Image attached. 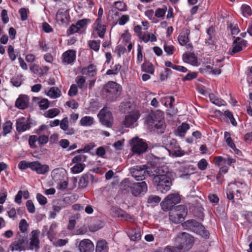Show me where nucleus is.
Returning a JSON list of instances; mask_svg holds the SVG:
<instances>
[{
    "mask_svg": "<svg viewBox=\"0 0 252 252\" xmlns=\"http://www.w3.org/2000/svg\"><path fill=\"white\" fill-rule=\"evenodd\" d=\"M176 242L179 244L178 246V250L182 249L187 250L191 247L194 243V239L190 234L182 232L178 235Z\"/></svg>",
    "mask_w": 252,
    "mask_h": 252,
    "instance_id": "423d86ee",
    "label": "nucleus"
},
{
    "mask_svg": "<svg viewBox=\"0 0 252 252\" xmlns=\"http://www.w3.org/2000/svg\"><path fill=\"white\" fill-rule=\"evenodd\" d=\"M33 100L37 104L40 110H46L50 107V101L47 98L35 97Z\"/></svg>",
    "mask_w": 252,
    "mask_h": 252,
    "instance_id": "bb28decb",
    "label": "nucleus"
},
{
    "mask_svg": "<svg viewBox=\"0 0 252 252\" xmlns=\"http://www.w3.org/2000/svg\"><path fill=\"white\" fill-rule=\"evenodd\" d=\"M180 201V197L177 193L170 194L161 203L163 209L167 210L178 204Z\"/></svg>",
    "mask_w": 252,
    "mask_h": 252,
    "instance_id": "9d476101",
    "label": "nucleus"
},
{
    "mask_svg": "<svg viewBox=\"0 0 252 252\" xmlns=\"http://www.w3.org/2000/svg\"><path fill=\"white\" fill-rule=\"evenodd\" d=\"M11 251H24L29 250L27 242L24 238L18 239L11 243L9 245Z\"/></svg>",
    "mask_w": 252,
    "mask_h": 252,
    "instance_id": "4468645a",
    "label": "nucleus"
},
{
    "mask_svg": "<svg viewBox=\"0 0 252 252\" xmlns=\"http://www.w3.org/2000/svg\"><path fill=\"white\" fill-rule=\"evenodd\" d=\"M29 224L25 219H22L19 222V228L22 233H25L28 230Z\"/></svg>",
    "mask_w": 252,
    "mask_h": 252,
    "instance_id": "49530a36",
    "label": "nucleus"
},
{
    "mask_svg": "<svg viewBox=\"0 0 252 252\" xmlns=\"http://www.w3.org/2000/svg\"><path fill=\"white\" fill-rule=\"evenodd\" d=\"M51 176L56 183L66 178V171L63 168H57L52 170Z\"/></svg>",
    "mask_w": 252,
    "mask_h": 252,
    "instance_id": "5701e85b",
    "label": "nucleus"
},
{
    "mask_svg": "<svg viewBox=\"0 0 252 252\" xmlns=\"http://www.w3.org/2000/svg\"><path fill=\"white\" fill-rule=\"evenodd\" d=\"M161 199L157 195H150L148 199V203H158L160 202Z\"/></svg>",
    "mask_w": 252,
    "mask_h": 252,
    "instance_id": "774afa93",
    "label": "nucleus"
},
{
    "mask_svg": "<svg viewBox=\"0 0 252 252\" xmlns=\"http://www.w3.org/2000/svg\"><path fill=\"white\" fill-rule=\"evenodd\" d=\"M187 208L182 205H179L170 210L169 212V219L175 223H179L184 220L187 215Z\"/></svg>",
    "mask_w": 252,
    "mask_h": 252,
    "instance_id": "39448f33",
    "label": "nucleus"
},
{
    "mask_svg": "<svg viewBox=\"0 0 252 252\" xmlns=\"http://www.w3.org/2000/svg\"><path fill=\"white\" fill-rule=\"evenodd\" d=\"M32 165V162H28L26 160H22L18 163V167L21 170H25L28 168H29L31 169Z\"/></svg>",
    "mask_w": 252,
    "mask_h": 252,
    "instance_id": "a18cd8bd",
    "label": "nucleus"
},
{
    "mask_svg": "<svg viewBox=\"0 0 252 252\" xmlns=\"http://www.w3.org/2000/svg\"><path fill=\"white\" fill-rule=\"evenodd\" d=\"M60 127L64 131H66L68 127V120L67 117H64L61 121L60 122Z\"/></svg>",
    "mask_w": 252,
    "mask_h": 252,
    "instance_id": "864d4df0",
    "label": "nucleus"
},
{
    "mask_svg": "<svg viewBox=\"0 0 252 252\" xmlns=\"http://www.w3.org/2000/svg\"><path fill=\"white\" fill-rule=\"evenodd\" d=\"M97 69L96 66L93 64H90L88 66L81 69V73L89 76H94L96 74Z\"/></svg>",
    "mask_w": 252,
    "mask_h": 252,
    "instance_id": "c85d7f7f",
    "label": "nucleus"
},
{
    "mask_svg": "<svg viewBox=\"0 0 252 252\" xmlns=\"http://www.w3.org/2000/svg\"><path fill=\"white\" fill-rule=\"evenodd\" d=\"M8 53L10 59L12 61H14L16 56L14 53V49L12 46L9 45L8 48Z\"/></svg>",
    "mask_w": 252,
    "mask_h": 252,
    "instance_id": "69168bd1",
    "label": "nucleus"
},
{
    "mask_svg": "<svg viewBox=\"0 0 252 252\" xmlns=\"http://www.w3.org/2000/svg\"><path fill=\"white\" fill-rule=\"evenodd\" d=\"M198 168L201 170H204L206 169L208 163L205 159H201L197 164Z\"/></svg>",
    "mask_w": 252,
    "mask_h": 252,
    "instance_id": "052dcab7",
    "label": "nucleus"
},
{
    "mask_svg": "<svg viewBox=\"0 0 252 252\" xmlns=\"http://www.w3.org/2000/svg\"><path fill=\"white\" fill-rule=\"evenodd\" d=\"M30 128V126L27 120L25 118H21L16 122V129L19 132H24Z\"/></svg>",
    "mask_w": 252,
    "mask_h": 252,
    "instance_id": "b1692460",
    "label": "nucleus"
},
{
    "mask_svg": "<svg viewBox=\"0 0 252 252\" xmlns=\"http://www.w3.org/2000/svg\"><path fill=\"white\" fill-rule=\"evenodd\" d=\"M48 137L45 135H41L37 137V142L39 145H44L48 143Z\"/></svg>",
    "mask_w": 252,
    "mask_h": 252,
    "instance_id": "13d9d810",
    "label": "nucleus"
},
{
    "mask_svg": "<svg viewBox=\"0 0 252 252\" xmlns=\"http://www.w3.org/2000/svg\"><path fill=\"white\" fill-rule=\"evenodd\" d=\"M146 122L149 129L158 133H163L165 125L162 113L157 112L149 114L146 118Z\"/></svg>",
    "mask_w": 252,
    "mask_h": 252,
    "instance_id": "f03ea898",
    "label": "nucleus"
},
{
    "mask_svg": "<svg viewBox=\"0 0 252 252\" xmlns=\"http://www.w3.org/2000/svg\"><path fill=\"white\" fill-rule=\"evenodd\" d=\"M133 182L128 179H125L120 184V189L126 192L131 191L132 187Z\"/></svg>",
    "mask_w": 252,
    "mask_h": 252,
    "instance_id": "72a5a7b5",
    "label": "nucleus"
},
{
    "mask_svg": "<svg viewBox=\"0 0 252 252\" xmlns=\"http://www.w3.org/2000/svg\"><path fill=\"white\" fill-rule=\"evenodd\" d=\"M173 173L166 166H162L158 169V174L154 176L153 181L157 190L165 193L170 190L172 185V177Z\"/></svg>",
    "mask_w": 252,
    "mask_h": 252,
    "instance_id": "f257e3e1",
    "label": "nucleus"
},
{
    "mask_svg": "<svg viewBox=\"0 0 252 252\" xmlns=\"http://www.w3.org/2000/svg\"><path fill=\"white\" fill-rule=\"evenodd\" d=\"M121 68V65L119 64H115L111 69L107 70L106 74L107 75H116L118 74Z\"/></svg>",
    "mask_w": 252,
    "mask_h": 252,
    "instance_id": "37998d69",
    "label": "nucleus"
},
{
    "mask_svg": "<svg viewBox=\"0 0 252 252\" xmlns=\"http://www.w3.org/2000/svg\"><path fill=\"white\" fill-rule=\"evenodd\" d=\"M162 103H164V105L166 106H169L170 108L172 107L173 104L175 101V98L172 96H168L164 97L161 99Z\"/></svg>",
    "mask_w": 252,
    "mask_h": 252,
    "instance_id": "79ce46f5",
    "label": "nucleus"
},
{
    "mask_svg": "<svg viewBox=\"0 0 252 252\" xmlns=\"http://www.w3.org/2000/svg\"><path fill=\"white\" fill-rule=\"evenodd\" d=\"M142 50L143 47L140 44H138L137 46V62L138 63H141L143 60V55H142Z\"/></svg>",
    "mask_w": 252,
    "mask_h": 252,
    "instance_id": "5fc2aeb1",
    "label": "nucleus"
},
{
    "mask_svg": "<svg viewBox=\"0 0 252 252\" xmlns=\"http://www.w3.org/2000/svg\"><path fill=\"white\" fill-rule=\"evenodd\" d=\"M36 199L39 203L42 205L46 204L47 202L46 198L40 193L36 194Z\"/></svg>",
    "mask_w": 252,
    "mask_h": 252,
    "instance_id": "680f3d73",
    "label": "nucleus"
},
{
    "mask_svg": "<svg viewBox=\"0 0 252 252\" xmlns=\"http://www.w3.org/2000/svg\"><path fill=\"white\" fill-rule=\"evenodd\" d=\"M26 207L29 213H33L35 212V207L32 201L30 200H28L26 202Z\"/></svg>",
    "mask_w": 252,
    "mask_h": 252,
    "instance_id": "bf43d9fd",
    "label": "nucleus"
},
{
    "mask_svg": "<svg viewBox=\"0 0 252 252\" xmlns=\"http://www.w3.org/2000/svg\"><path fill=\"white\" fill-rule=\"evenodd\" d=\"M89 20L87 19L79 20L75 24H72L67 31L68 34H72L80 32L85 28L88 24Z\"/></svg>",
    "mask_w": 252,
    "mask_h": 252,
    "instance_id": "f3484780",
    "label": "nucleus"
},
{
    "mask_svg": "<svg viewBox=\"0 0 252 252\" xmlns=\"http://www.w3.org/2000/svg\"><path fill=\"white\" fill-rule=\"evenodd\" d=\"M12 123L10 121L6 122L3 125V132L4 135L9 133L12 129Z\"/></svg>",
    "mask_w": 252,
    "mask_h": 252,
    "instance_id": "09e8293b",
    "label": "nucleus"
},
{
    "mask_svg": "<svg viewBox=\"0 0 252 252\" xmlns=\"http://www.w3.org/2000/svg\"><path fill=\"white\" fill-rule=\"evenodd\" d=\"M140 114L137 110L131 111L127 114L122 122V125L126 128H133L138 125L137 121Z\"/></svg>",
    "mask_w": 252,
    "mask_h": 252,
    "instance_id": "0eeeda50",
    "label": "nucleus"
},
{
    "mask_svg": "<svg viewBox=\"0 0 252 252\" xmlns=\"http://www.w3.org/2000/svg\"><path fill=\"white\" fill-rule=\"evenodd\" d=\"M58 183V187L57 188L59 189L60 190H64L65 189L68 185V183L67 181V178L66 179H64L63 180V181H59V182H57Z\"/></svg>",
    "mask_w": 252,
    "mask_h": 252,
    "instance_id": "4d7b16f0",
    "label": "nucleus"
},
{
    "mask_svg": "<svg viewBox=\"0 0 252 252\" xmlns=\"http://www.w3.org/2000/svg\"><path fill=\"white\" fill-rule=\"evenodd\" d=\"M29 97L26 95H20L15 102V106L19 109H25L28 104Z\"/></svg>",
    "mask_w": 252,
    "mask_h": 252,
    "instance_id": "cd10ccee",
    "label": "nucleus"
},
{
    "mask_svg": "<svg viewBox=\"0 0 252 252\" xmlns=\"http://www.w3.org/2000/svg\"><path fill=\"white\" fill-rule=\"evenodd\" d=\"M183 60L185 63H189L193 66L199 65L197 57L193 53H187L183 56Z\"/></svg>",
    "mask_w": 252,
    "mask_h": 252,
    "instance_id": "393cba45",
    "label": "nucleus"
},
{
    "mask_svg": "<svg viewBox=\"0 0 252 252\" xmlns=\"http://www.w3.org/2000/svg\"><path fill=\"white\" fill-rule=\"evenodd\" d=\"M76 59V52L73 50H68L62 56V63L65 64H72Z\"/></svg>",
    "mask_w": 252,
    "mask_h": 252,
    "instance_id": "4be33fe9",
    "label": "nucleus"
},
{
    "mask_svg": "<svg viewBox=\"0 0 252 252\" xmlns=\"http://www.w3.org/2000/svg\"><path fill=\"white\" fill-rule=\"evenodd\" d=\"M147 166L145 165H137L130 169L132 176L137 181H142L149 174Z\"/></svg>",
    "mask_w": 252,
    "mask_h": 252,
    "instance_id": "1a4fd4ad",
    "label": "nucleus"
},
{
    "mask_svg": "<svg viewBox=\"0 0 252 252\" xmlns=\"http://www.w3.org/2000/svg\"><path fill=\"white\" fill-rule=\"evenodd\" d=\"M182 225L185 229L192 231L203 237H208V231L205 230L204 227L201 224L195 220H188L184 222Z\"/></svg>",
    "mask_w": 252,
    "mask_h": 252,
    "instance_id": "20e7f679",
    "label": "nucleus"
},
{
    "mask_svg": "<svg viewBox=\"0 0 252 252\" xmlns=\"http://www.w3.org/2000/svg\"><path fill=\"white\" fill-rule=\"evenodd\" d=\"M39 235L40 231L38 230H33L31 232L29 249L37 250L39 248Z\"/></svg>",
    "mask_w": 252,
    "mask_h": 252,
    "instance_id": "dca6fc26",
    "label": "nucleus"
},
{
    "mask_svg": "<svg viewBox=\"0 0 252 252\" xmlns=\"http://www.w3.org/2000/svg\"><path fill=\"white\" fill-rule=\"evenodd\" d=\"M129 20V16L127 15H124L122 16L118 21V24L120 25H124Z\"/></svg>",
    "mask_w": 252,
    "mask_h": 252,
    "instance_id": "e2e57ef3",
    "label": "nucleus"
},
{
    "mask_svg": "<svg viewBox=\"0 0 252 252\" xmlns=\"http://www.w3.org/2000/svg\"><path fill=\"white\" fill-rule=\"evenodd\" d=\"M209 98L210 101L214 104L215 105L221 106H225L226 104V102L223 99L219 98L217 96L213 94H209Z\"/></svg>",
    "mask_w": 252,
    "mask_h": 252,
    "instance_id": "473e14b6",
    "label": "nucleus"
},
{
    "mask_svg": "<svg viewBox=\"0 0 252 252\" xmlns=\"http://www.w3.org/2000/svg\"><path fill=\"white\" fill-rule=\"evenodd\" d=\"M240 10L242 14L245 17H249L252 15V9L250 5L247 4H242Z\"/></svg>",
    "mask_w": 252,
    "mask_h": 252,
    "instance_id": "c9c22d12",
    "label": "nucleus"
},
{
    "mask_svg": "<svg viewBox=\"0 0 252 252\" xmlns=\"http://www.w3.org/2000/svg\"><path fill=\"white\" fill-rule=\"evenodd\" d=\"M143 71L149 73L150 74H154L155 68L153 65L151 63H143L141 66Z\"/></svg>",
    "mask_w": 252,
    "mask_h": 252,
    "instance_id": "ea45409f",
    "label": "nucleus"
},
{
    "mask_svg": "<svg viewBox=\"0 0 252 252\" xmlns=\"http://www.w3.org/2000/svg\"><path fill=\"white\" fill-rule=\"evenodd\" d=\"M88 45L89 47L94 50L95 52H97L99 51L100 48V40H89L88 41Z\"/></svg>",
    "mask_w": 252,
    "mask_h": 252,
    "instance_id": "58836bf2",
    "label": "nucleus"
},
{
    "mask_svg": "<svg viewBox=\"0 0 252 252\" xmlns=\"http://www.w3.org/2000/svg\"><path fill=\"white\" fill-rule=\"evenodd\" d=\"M94 122V118L93 117L86 116L82 117L80 121V125L83 126H90Z\"/></svg>",
    "mask_w": 252,
    "mask_h": 252,
    "instance_id": "f704fd0d",
    "label": "nucleus"
},
{
    "mask_svg": "<svg viewBox=\"0 0 252 252\" xmlns=\"http://www.w3.org/2000/svg\"><path fill=\"white\" fill-rule=\"evenodd\" d=\"M233 44V47L230 52L231 55L238 53L244 50L247 47L248 43L246 40L238 37L234 40Z\"/></svg>",
    "mask_w": 252,
    "mask_h": 252,
    "instance_id": "a211bd4d",
    "label": "nucleus"
},
{
    "mask_svg": "<svg viewBox=\"0 0 252 252\" xmlns=\"http://www.w3.org/2000/svg\"><path fill=\"white\" fill-rule=\"evenodd\" d=\"M168 142L170 143V150L168 151L170 154L175 157H181L185 155V152L182 151L178 146L176 145V141L173 139H169Z\"/></svg>",
    "mask_w": 252,
    "mask_h": 252,
    "instance_id": "412c9836",
    "label": "nucleus"
},
{
    "mask_svg": "<svg viewBox=\"0 0 252 252\" xmlns=\"http://www.w3.org/2000/svg\"><path fill=\"white\" fill-rule=\"evenodd\" d=\"M130 144L133 152L139 155L145 152L148 148V145L146 142L143 140L137 137L132 139Z\"/></svg>",
    "mask_w": 252,
    "mask_h": 252,
    "instance_id": "f8f14e48",
    "label": "nucleus"
},
{
    "mask_svg": "<svg viewBox=\"0 0 252 252\" xmlns=\"http://www.w3.org/2000/svg\"><path fill=\"white\" fill-rule=\"evenodd\" d=\"M147 191V185L145 182L133 183L131 193L135 196L144 194Z\"/></svg>",
    "mask_w": 252,
    "mask_h": 252,
    "instance_id": "2eb2a0df",
    "label": "nucleus"
},
{
    "mask_svg": "<svg viewBox=\"0 0 252 252\" xmlns=\"http://www.w3.org/2000/svg\"><path fill=\"white\" fill-rule=\"evenodd\" d=\"M75 82L77 85V87L81 89H85L86 79L83 76H78L75 79Z\"/></svg>",
    "mask_w": 252,
    "mask_h": 252,
    "instance_id": "a19ab883",
    "label": "nucleus"
},
{
    "mask_svg": "<svg viewBox=\"0 0 252 252\" xmlns=\"http://www.w3.org/2000/svg\"><path fill=\"white\" fill-rule=\"evenodd\" d=\"M37 141V137L36 135L31 136L29 139V144L31 148L36 147L35 142Z\"/></svg>",
    "mask_w": 252,
    "mask_h": 252,
    "instance_id": "0e129e2a",
    "label": "nucleus"
},
{
    "mask_svg": "<svg viewBox=\"0 0 252 252\" xmlns=\"http://www.w3.org/2000/svg\"><path fill=\"white\" fill-rule=\"evenodd\" d=\"M31 170L38 174L45 175L49 171L50 168L47 164H42L38 161H32Z\"/></svg>",
    "mask_w": 252,
    "mask_h": 252,
    "instance_id": "6ab92c4d",
    "label": "nucleus"
},
{
    "mask_svg": "<svg viewBox=\"0 0 252 252\" xmlns=\"http://www.w3.org/2000/svg\"><path fill=\"white\" fill-rule=\"evenodd\" d=\"M207 32L209 37L208 39H206L205 44L206 45H211L212 47H213L214 45V41L212 39V32H213V30L211 29H208Z\"/></svg>",
    "mask_w": 252,
    "mask_h": 252,
    "instance_id": "8fccbe9b",
    "label": "nucleus"
},
{
    "mask_svg": "<svg viewBox=\"0 0 252 252\" xmlns=\"http://www.w3.org/2000/svg\"><path fill=\"white\" fill-rule=\"evenodd\" d=\"M78 248L80 252H94V247L91 240L85 239L80 241Z\"/></svg>",
    "mask_w": 252,
    "mask_h": 252,
    "instance_id": "aec40b11",
    "label": "nucleus"
},
{
    "mask_svg": "<svg viewBox=\"0 0 252 252\" xmlns=\"http://www.w3.org/2000/svg\"><path fill=\"white\" fill-rule=\"evenodd\" d=\"M167 10L166 7L158 8L155 13V16L157 18L163 19Z\"/></svg>",
    "mask_w": 252,
    "mask_h": 252,
    "instance_id": "c03bdc74",
    "label": "nucleus"
},
{
    "mask_svg": "<svg viewBox=\"0 0 252 252\" xmlns=\"http://www.w3.org/2000/svg\"><path fill=\"white\" fill-rule=\"evenodd\" d=\"M45 94L50 98L52 99H56L60 97L62 95V93L58 87H51L48 91H45Z\"/></svg>",
    "mask_w": 252,
    "mask_h": 252,
    "instance_id": "c756f323",
    "label": "nucleus"
},
{
    "mask_svg": "<svg viewBox=\"0 0 252 252\" xmlns=\"http://www.w3.org/2000/svg\"><path fill=\"white\" fill-rule=\"evenodd\" d=\"M77 86L75 84L72 85L68 91V95L71 96H75L77 94Z\"/></svg>",
    "mask_w": 252,
    "mask_h": 252,
    "instance_id": "338daca9",
    "label": "nucleus"
},
{
    "mask_svg": "<svg viewBox=\"0 0 252 252\" xmlns=\"http://www.w3.org/2000/svg\"><path fill=\"white\" fill-rule=\"evenodd\" d=\"M60 113V110L58 108H54L46 111L44 113V116L46 118L52 119L59 115Z\"/></svg>",
    "mask_w": 252,
    "mask_h": 252,
    "instance_id": "e433bc0d",
    "label": "nucleus"
},
{
    "mask_svg": "<svg viewBox=\"0 0 252 252\" xmlns=\"http://www.w3.org/2000/svg\"><path fill=\"white\" fill-rule=\"evenodd\" d=\"M106 27L102 24V21L99 20H96L93 25V32L92 33L94 38L99 36L100 38H103L106 32Z\"/></svg>",
    "mask_w": 252,
    "mask_h": 252,
    "instance_id": "ddd939ff",
    "label": "nucleus"
},
{
    "mask_svg": "<svg viewBox=\"0 0 252 252\" xmlns=\"http://www.w3.org/2000/svg\"><path fill=\"white\" fill-rule=\"evenodd\" d=\"M164 51L169 55H172L175 51V48L172 45L165 43L164 45Z\"/></svg>",
    "mask_w": 252,
    "mask_h": 252,
    "instance_id": "3c124183",
    "label": "nucleus"
},
{
    "mask_svg": "<svg viewBox=\"0 0 252 252\" xmlns=\"http://www.w3.org/2000/svg\"><path fill=\"white\" fill-rule=\"evenodd\" d=\"M225 115L229 119L231 124L234 126H236L237 123L233 117V115L231 112L229 110L225 111Z\"/></svg>",
    "mask_w": 252,
    "mask_h": 252,
    "instance_id": "603ef678",
    "label": "nucleus"
},
{
    "mask_svg": "<svg viewBox=\"0 0 252 252\" xmlns=\"http://www.w3.org/2000/svg\"><path fill=\"white\" fill-rule=\"evenodd\" d=\"M190 32L187 29L182 30L181 32L178 36V41L179 44L182 46L186 45L189 41V35Z\"/></svg>",
    "mask_w": 252,
    "mask_h": 252,
    "instance_id": "a878e982",
    "label": "nucleus"
},
{
    "mask_svg": "<svg viewBox=\"0 0 252 252\" xmlns=\"http://www.w3.org/2000/svg\"><path fill=\"white\" fill-rule=\"evenodd\" d=\"M121 86L114 81H109L103 88V94L109 100L115 101L121 95Z\"/></svg>",
    "mask_w": 252,
    "mask_h": 252,
    "instance_id": "7ed1b4c3",
    "label": "nucleus"
},
{
    "mask_svg": "<svg viewBox=\"0 0 252 252\" xmlns=\"http://www.w3.org/2000/svg\"><path fill=\"white\" fill-rule=\"evenodd\" d=\"M101 123L107 127H111L113 122L111 112L107 108L102 109L97 115Z\"/></svg>",
    "mask_w": 252,
    "mask_h": 252,
    "instance_id": "9b49d317",
    "label": "nucleus"
},
{
    "mask_svg": "<svg viewBox=\"0 0 252 252\" xmlns=\"http://www.w3.org/2000/svg\"><path fill=\"white\" fill-rule=\"evenodd\" d=\"M93 180V176L90 174L83 175L79 182V186L81 188L86 187L90 180Z\"/></svg>",
    "mask_w": 252,
    "mask_h": 252,
    "instance_id": "2f4dec72",
    "label": "nucleus"
},
{
    "mask_svg": "<svg viewBox=\"0 0 252 252\" xmlns=\"http://www.w3.org/2000/svg\"><path fill=\"white\" fill-rule=\"evenodd\" d=\"M86 160V156L84 155H79L75 156L71 160L74 165L71 167L70 171L72 173L76 174L82 172L85 166V164L82 163Z\"/></svg>",
    "mask_w": 252,
    "mask_h": 252,
    "instance_id": "6e6552de",
    "label": "nucleus"
},
{
    "mask_svg": "<svg viewBox=\"0 0 252 252\" xmlns=\"http://www.w3.org/2000/svg\"><path fill=\"white\" fill-rule=\"evenodd\" d=\"M109 247L105 240H99L96 244L95 252H108Z\"/></svg>",
    "mask_w": 252,
    "mask_h": 252,
    "instance_id": "7c9ffc66",
    "label": "nucleus"
},
{
    "mask_svg": "<svg viewBox=\"0 0 252 252\" xmlns=\"http://www.w3.org/2000/svg\"><path fill=\"white\" fill-rule=\"evenodd\" d=\"M189 128V125L186 123H183L182 125L178 127V131L180 136H183L186 131Z\"/></svg>",
    "mask_w": 252,
    "mask_h": 252,
    "instance_id": "de8ad7c7",
    "label": "nucleus"
},
{
    "mask_svg": "<svg viewBox=\"0 0 252 252\" xmlns=\"http://www.w3.org/2000/svg\"><path fill=\"white\" fill-rule=\"evenodd\" d=\"M145 14L146 17H147L149 19L153 21V22H156V18L155 17V13L154 11L152 9H148L145 12Z\"/></svg>",
    "mask_w": 252,
    "mask_h": 252,
    "instance_id": "6e6d98bb",
    "label": "nucleus"
},
{
    "mask_svg": "<svg viewBox=\"0 0 252 252\" xmlns=\"http://www.w3.org/2000/svg\"><path fill=\"white\" fill-rule=\"evenodd\" d=\"M128 236L131 240L138 241L141 239V232L139 228L135 229L134 231L129 232Z\"/></svg>",
    "mask_w": 252,
    "mask_h": 252,
    "instance_id": "4c0bfd02",
    "label": "nucleus"
}]
</instances>
